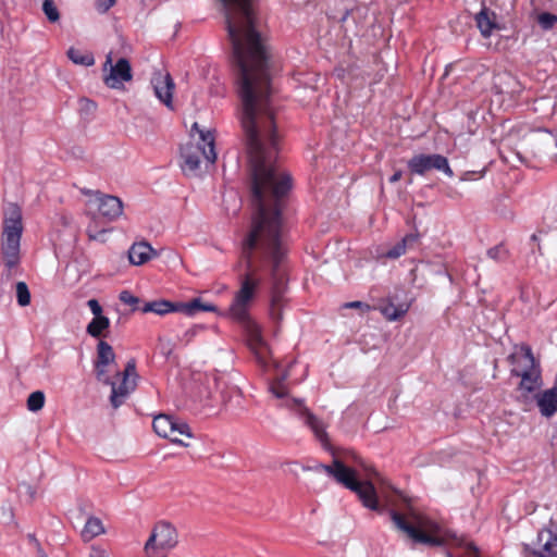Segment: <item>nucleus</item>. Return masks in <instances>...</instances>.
<instances>
[{
  "label": "nucleus",
  "instance_id": "24",
  "mask_svg": "<svg viewBox=\"0 0 557 557\" xmlns=\"http://www.w3.org/2000/svg\"><path fill=\"white\" fill-rule=\"evenodd\" d=\"M109 326V318L104 315L94 317V319L88 323L86 332L91 337L99 338L103 335V331H106Z\"/></svg>",
  "mask_w": 557,
  "mask_h": 557
},
{
  "label": "nucleus",
  "instance_id": "22",
  "mask_svg": "<svg viewBox=\"0 0 557 557\" xmlns=\"http://www.w3.org/2000/svg\"><path fill=\"white\" fill-rule=\"evenodd\" d=\"M177 302H172L165 299H158L153 301L146 302L140 311L143 313L153 312L159 315H164L170 312H178Z\"/></svg>",
  "mask_w": 557,
  "mask_h": 557
},
{
  "label": "nucleus",
  "instance_id": "42",
  "mask_svg": "<svg viewBox=\"0 0 557 557\" xmlns=\"http://www.w3.org/2000/svg\"><path fill=\"white\" fill-rule=\"evenodd\" d=\"M345 307L346 308L361 309V310H364V311H369L370 310V306L368 304L362 302V301L347 302V304H345Z\"/></svg>",
  "mask_w": 557,
  "mask_h": 557
},
{
  "label": "nucleus",
  "instance_id": "13",
  "mask_svg": "<svg viewBox=\"0 0 557 557\" xmlns=\"http://www.w3.org/2000/svg\"><path fill=\"white\" fill-rule=\"evenodd\" d=\"M537 549L533 552L536 557H557V522L553 519L537 534Z\"/></svg>",
  "mask_w": 557,
  "mask_h": 557
},
{
  "label": "nucleus",
  "instance_id": "3",
  "mask_svg": "<svg viewBox=\"0 0 557 557\" xmlns=\"http://www.w3.org/2000/svg\"><path fill=\"white\" fill-rule=\"evenodd\" d=\"M23 233L22 210L16 203H9L4 211L3 234L1 243V257L7 268V272L1 274V278L10 280L11 271L15 269L21 261L20 246Z\"/></svg>",
  "mask_w": 557,
  "mask_h": 557
},
{
  "label": "nucleus",
  "instance_id": "46",
  "mask_svg": "<svg viewBox=\"0 0 557 557\" xmlns=\"http://www.w3.org/2000/svg\"><path fill=\"white\" fill-rule=\"evenodd\" d=\"M89 557H107V555L104 550L92 549Z\"/></svg>",
  "mask_w": 557,
  "mask_h": 557
},
{
  "label": "nucleus",
  "instance_id": "40",
  "mask_svg": "<svg viewBox=\"0 0 557 557\" xmlns=\"http://www.w3.org/2000/svg\"><path fill=\"white\" fill-rule=\"evenodd\" d=\"M87 306L89 307L90 311L95 317L102 315V307L100 306L97 299H89L87 301Z\"/></svg>",
  "mask_w": 557,
  "mask_h": 557
},
{
  "label": "nucleus",
  "instance_id": "52",
  "mask_svg": "<svg viewBox=\"0 0 557 557\" xmlns=\"http://www.w3.org/2000/svg\"><path fill=\"white\" fill-rule=\"evenodd\" d=\"M95 193L94 190H90V189H84L83 190V194L87 195V196H92L95 198Z\"/></svg>",
  "mask_w": 557,
  "mask_h": 557
},
{
  "label": "nucleus",
  "instance_id": "19",
  "mask_svg": "<svg viewBox=\"0 0 557 557\" xmlns=\"http://www.w3.org/2000/svg\"><path fill=\"white\" fill-rule=\"evenodd\" d=\"M157 256V251L147 242L134 243L128 250L129 262L141 265Z\"/></svg>",
  "mask_w": 557,
  "mask_h": 557
},
{
  "label": "nucleus",
  "instance_id": "45",
  "mask_svg": "<svg viewBox=\"0 0 557 557\" xmlns=\"http://www.w3.org/2000/svg\"><path fill=\"white\" fill-rule=\"evenodd\" d=\"M348 458H350L354 462L360 465L363 467V463H362V459L360 456H358L356 453L351 451L349 455H348Z\"/></svg>",
  "mask_w": 557,
  "mask_h": 557
},
{
  "label": "nucleus",
  "instance_id": "31",
  "mask_svg": "<svg viewBox=\"0 0 557 557\" xmlns=\"http://www.w3.org/2000/svg\"><path fill=\"white\" fill-rule=\"evenodd\" d=\"M16 298H17V304L21 307H25V306L29 305L30 293H29L28 286L25 282H18L16 284Z\"/></svg>",
  "mask_w": 557,
  "mask_h": 557
},
{
  "label": "nucleus",
  "instance_id": "41",
  "mask_svg": "<svg viewBox=\"0 0 557 557\" xmlns=\"http://www.w3.org/2000/svg\"><path fill=\"white\" fill-rule=\"evenodd\" d=\"M160 350L165 357H169L173 351V345L170 341L163 342L160 338Z\"/></svg>",
  "mask_w": 557,
  "mask_h": 557
},
{
  "label": "nucleus",
  "instance_id": "36",
  "mask_svg": "<svg viewBox=\"0 0 557 557\" xmlns=\"http://www.w3.org/2000/svg\"><path fill=\"white\" fill-rule=\"evenodd\" d=\"M181 435L193 437L190 426L186 422L176 419L173 430V436H177L180 438Z\"/></svg>",
  "mask_w": 557,
  "mask_h": 557
},
{
  "label": "nucleus",
  "instance_id": "18",
  "mask_svg": "<svg viewBox=\"0 0 557 557\" xmlns=\"http://www.w3.org/2000/svg\"><path fill=\"white\" fill-rule=\"evenodd\" d=\"M535 399L543 417L549 418L554 416L557 412V385L537 393Z\"/></svg>",
  "mask_w": 557,
  "mask_h": 557
},
{
  "label": "nucleus",
  "instance_id": "44",
  "mask_svg": "<svg viewBox=\"0 0 557 557\" xmlns=\"http://www.w3.org/2000/svg\"><path fill=\"white\" fill-rule=\"evenodd\" d=\"M466 550L469 557H479V549L478 547L472 543L466 544Z\"/></svg>",
  "mask_w": 557,
  "mask_h": 557
},
{
  "label": "nucleus",
  "instance_id": "1",
  "mask_svg": "<svg viewBox=\"0 0 557 557\" xmlns=\"http://www.w3.org/2000/svg\"><path fill=\"white\" fill-rule=\"evenodd\" d=\"M240 99L239 120L251 171V225L242 240V257L247 272L230 307L231 317L250 326L248 305L260 284L257 271H269L272 280L270 314L282 319V300L286 286L283 268L286 250L282 242V210L292 177L276 165L278 135L271 96V72H234Z\"/></svg>",
  "mask_w": 557,
  "mask_h": 557
},
{
  "label": "nucleus",
  "instance_id": "27",
  "mask_svg": "<svg viewBox=\"0 0 557 557\" xmlns=\"http://www.w3.org/2000/svg\"><path fill=\"white\" fill-rule=\"evenodd\" d=\"M417 240V237L412 234L405 236L400 242L394 245L391 249H388L384 256L388 259H397L400 256L405 255L407 249V243H413Z\"/></svg>",
  "mask_w": 557,
  "mask_h": 557
},
{
  "label": "nucleus",
  "instance_id": "55",
  "mask_svg": "<svg viewBox=\"0 0 557 557\" xmlns=\"http://www.w3.org/2000/svg\"><path fill=\"white\" fill-rule=\"evenodd\" d=\"M447 556H448V557H451V554H450V553H447Z\"/></svg>",
  "mask_w": 557,
  "mask_h": 557
},
{
  "label": "nucleus",
  "instance_id": "12",
  "mask_svg": "<svg viewBox=\"0 0 557 557\" xmlns=\"http://www.w3.org/2000/svg\"><path fill=\"white\" fill-rule=\"evenodd\" d=\"M88 205L95 206L99 214L109 222L116 220L123 213V203L119 197L99 190H96L95 199H90Z\"/></svg>",
  "mask_w": 557,
  "mask_h": 557
},
{
  "label": "nucleus",
  "instance_id": "20",
  "mask_svg": "<svg viewBox=\"0 0 557 557\" xmlns=\"http://www.w3.org/2000/svg\"><path fill=\"white\" fill-rule=\"evenodd\" d=\"M495 18L496 14L491 12L485 7H483L482 10L475 15L476 26L483 37H490L492 32L496 28Z\"/></svg>",
  "mask_w": 557,
  "mask_h": 557
},
{
  "label": "nucleus",
  "instance_id": "16",
  "mask_svg": "<svg viewBox=\"0 0 557 557\" xmlns=\"http://www.w3.org/2000/svg\"><path fill=\"white\" fill-rule=\"evenodd\" d=\"M110 383H104L106 385L111 386V395H110V403L114 409L119 408L125 399L128 397V395L135 391L136 388V382L135 380H128L126 377H122L121 383L117 385L116 382L112 381V379L109 376Z\"/></svg>",
  "mask_w": 557,
  "mask_h": 557
},
{
  "label": "nucleus",
  "instance_id": "2",
  "mask_svg": "<svg viewBox=\"0 0 557 557\" xmlns=\"http://www.w3.org/2000/svg\"><path fill=\"white\" fill-rule=\"evenodd\" d=\"M304 470L325 472L334 478L337 483L356 493L364 507L374 511H381L373 483L369 480L360 481L357 471L346 466L339 458H333L332 465L317 463L313 467H304Z\"/></svg>",
  "mask_w": 557,
  "mask_h": 557
},
{
  "label": "nucleus",
  "instance_id": "48",
  "mask_svg": "<svg viewBox=\"0 0 557 557\" xmlns=\"http://www.w3.org/2000/svg\"><path fill=\"white\" fill-rule=\"evenodd\" d=\"M476 174V172H466L462 176V180L463 181H467V180H472L473 176Z\"/></svg>",
  "mask_w": 557,
  "mask_h": 557
},
{
  "label": "nucleus",
  "instance_id": "7",
  "mask_svg": "<svg viewBox=\"0 0 557 557\" xmlns=\"http://www.w3.org/2000/svg\"><path fill=\"white\" fill-rule=\"evenodd\" d=\"M176 529L169 522H158L148 541L145 544V552L148 557H166L165 552L177 545Z\"/></svg>",
  "mask_w": 557,
  "mask_h": 557
},
{
  "label": "nucleus",
  "instance_id": "30",
  "mask_svg": "<svg viewBox=\"0 0 557 557\" xmlns=\"http://www.w3.org/2000/svg\"><path fill=\"white\" fill-rule=\"evenodd\" d=\"M288 374L282 373L276 380L271 384L270 389L277 398H284L287 395L286 386L284 385V381L287 379Z\"/></svg>",
  "mask_w": 557,
  "mask_h": 557
},
{
  "label": "nucleus",
  "instance_id": "34",
  "mask_svg": "<svg viewBox=\"0 0 557 557\" xmlns=\"http://www.w3.org/2000/svg\"><path fill=\"white\" fill-rule=\"evenodd\" d=\"M119 299L123 304L132 306L133 307V311H136V310L140 311L141 307H137V305L139 304V298L134 296L131 292L122 290L120 293V295H119Z\"/></svg>",
  "mask_w": 557,
  "mask_h": 557
},
{
  "label": "nucleus",
  "instance_id": "25",
  "mask_svg": "<svg viewBox=\"0 0 557 557\" xmlns=\"http://www.w3.org/2000/svg\"><path fill=\"white\" fill-rule=\"evenodd\" d=\"M66 55L73 63L78 65L91 66L95 64V58L91 52H83L74 47L67 50Z\"/></svg>",
  "mask_w": 557,
  "mask_h": 557
},
{
  "label": "nucleus",
  "instance_id": "53",
  "mask_svg": "<svg viewBox=\"0 0 557 557\" xmlns=\"http://www.w3.org/2000/svg\"><path fill=\"white\" fill-rule=\"evenodd\" d=\"M193 131H197L199 134H200V132H202L201 129H199V125H198V123H197V122H195V123L193 124V126H191V132H193Z\"/></svg>",
  "mask_w": 557,
  "mask_h": 557
},
{
  "label": "nucleus",
  "instance_id": "4",
  "mask_svg": "<svg viewBox=\"0 0 557 557\" xmlns=\"http://www.w3.org/2000/svg\"><path fill=\"white\" fill-rule=\"evenodd\" d=\"M391 519L396 529L404 532L414 543L435 547L446 544L440 527L416 513L410 515V520L396 510H389Z\"/></svg>",
  "mask_w": 557,
  "mask_h": 557
},
{
  "label": "nucleus",
  "instance_id": "21",
  "mask_svg": "<svg viewBox=\"0 0 557 557\" xmlns=\"http://www.w3.org/2000/svg\"><path fill=\"white\" fill-rule=\"evenodd\" d=\"M178 312L194 317L200 311L215 312L218 308L212 304H206L201 298H194L189 302H177Z\"/></svg>",
  "mask_w": 557,
  "mask_h": 557
},
{
  "label": "nucleus",
  "instance_id": "5",
  "mask_svg": "<svg viewBox=\"0 0 557 557\" xmlns=\"http://www.w3.org/2000/svg\"><path fill=\"white\" fill-rule=\"evenodd\" d=\"M508 361L513 366L511 375L521 379L518 386L521 397L528 399V395L537 391L543 384L540 363L535 360L529 345H521L508 356Z\"/></svg>",
  "mask_w": 557,
  "mask_h": 557
},
{
  "label": "nucleus",
  "instance_id": "51",
  "mask_svg": "<svg viewBox=\"0 0 557 557\" xmlns=\"http://www.w3.org/2000/svg\"><path fill=\"white\" fill-rule=\"evenodd\" d=\"M95 193L94 190H90V189H84L83 190V194L87 195V196H92L95 198Z\"/></svg>",
  "mask_w": 557,
  "mask_h": 557
},
{
  "label": "nucleus",
  "instance_id": "9",
  "mask_svg": "<svg viewBox=\"0 0 557 557\" xmlns=\"http://www.w3.org/2000/svg\"><path fill=\"white\" fill-rule=\"evenodd\" d=\"M219 379L214 374H199L194 380V398L205 407H213L218 399Z\"/></svg>",
  "mask_w": 557,
  "mask_h": 557
},
{
  "label": "nucleus",
  "instance_id": "29",
  "mask_svg": "<svg viewBox=\"0 0 557 557\" xmlns=\"http://www.w3.org/2000/svg\"><path fill=\"white\" fill-rule=\"evenodd\" d=\"M42 11L50 23L59 22L60 12L53 0H44Z\"/></svg>",
  "mask_w": 557,
  "mask_h": 557
},
{
  "label": "nucleus",
  "instance_id": "23",
  "mask_svg": "<svg viewBox=\"0 0 557 557\" xmlns=\"http://www.w3.org/2000/svg\"><path fill=\"white\" fill-rule=\"evenodd\" d=\"M102 533H104V528L101 520L97 517H89L82 531V537L88 542Z\"/></svg>",
  "mask_w": 557,
  "mask_h": 557
},
{
  "label": "nucleus",
  "instance_id": "38",
  "mask_svg": "<svg viewBox=\"0 0 557 557\" xmlns=\"http://www.w3.org/2000/svg\"><path fill=\"white\" fill-rule=\"evenodd\" d=\"M200 330H202V326L200 325H194L189 327L187 331H185L183 336L180 337V342H182L184 345L189 344Z\"/></svg>",
  "mask_w": 557,
  "mask_h": 557
},
{
  "label": "nucleus",
  "instance_id": "37",
  "mask_svg": "<svg viewBox=\"0 0 557 557\" xmlns=\"http://www.w3.org/2000/svg\"><path fill=\"white\" fill-rule=\"evenodd\" d=\"M27 540H28V544L30 545V547L35 550L36 557H48V555L42 549L41 544L37 540L35 534L28 533L27 534Z\"/></svg>",
  "mask_w": 557,
  "mask_h": 557
},
{
  "label": "nucleus",
  "instance_id": "28",
  "mask_svg": "<svg viewBox=\"0 0 557 557\" xmlns=\"http://www.w3.org/2000/svg\"><path fill=\"white\" fill-rule=\"evenodd\" d=\"M45 405V394L41 391L33 392L27 398V409L36 412Z\"/></svg>",
  "mask_w": 557,
  "mask_h": 557
},
{
  "label": "nucleus",
  "instance_id": "39",
  "mask_svg": "<svg viewBox=\"0 0 557 557\" xmlns=\"http://www.w3.org/2000/svg\"><path fill=\"white\" fill-rule=\"evenodd\" d=\"M115 2L116 0H96L95 7L99 13H106L115 4Z\"/></svg>",
  "mask_w": 557,
  "mask_h": 557
},
{
  "label": "nucleus",
  "instance_id": "50",
  "mask_svg": "<svg viewBox=\"0 0 557 557\" xmlns=\"http://www.w3.org/2000/svg\"><path fill=\"white\" fill-rule=\"evenodd\" d=\"M349 14H350V11H349V10H346V11H345V13H344V15L341 17L339 22H341V23H344V22L347 20V17H348V15H349Z\"/></svg>",
  "mask_w": 557,
  "mask_h": 557
},
{
  "label": "nucleus",
  "instance_id": "10",
  "mask_svg": "<svg viewBox=\"0 0 557 557\" xmlns=\"http://www.w3.org/2000/svg\"><path fill=\"white\" fill-rule=\"evenodd\" d=\"M287 406L293 409L298 418L311 429L319 442L326 448L329 445L327 433L324 423L314 416L305 405L302 399H292Z\"/></svg>",
  "mask_w": 557,
  "mask_h": 557
},
{
  "label": "nucleus",
  "instance_id": "8",
  "mask_svg": "<svg viewBox=\"0 0 557 557\" xmlns=\"http://www.w3.org/2000/svg\"><path fill=\"white\" fill-rule=\"evenodd\" d=\"M407 166L412 174L424 175L428 171L437 170L449 177L454 176V172L449 166L448 159L442 154H416L408 160Z\"/></svg>",
  "mask_w": 557,
  "mask_h": 557
},
{
  "label": "nucleus",
  "instance_id": "11",
  "mask_svg": "<svg viewBox=\"0 0 557 557\" xmlns=\"http://www.w3.org/2000/svg\"><path fill=\"white\" fill-rule=\"evenodd\" d=\"M112 52L107 54L104 67L110 65V73L104 76V84L112 89H120L123 87L124 82H129L133 78L131 63L127 59L121 58L113 65Z\"/></svg>",
  "mask_w": 557,
  "mask_h": 557
},
{
  "label": "nucleus",
  "instance_id": "14",
  "mask_svg": "<svg viewBox=\"0 0 557 557\" xmlns=\"http://www.w3.org/2000/svg\"><path fill=\"white\" fill-rule=\"evenodd\" d=\"M116 356L112 346L106 341L100 339L97 344V357L94 361L95 374L98 381L110 383L108 367L115 363Z\"/></svg>",
  "mask_w": 557,
  "mask_h": 557
},
{
  "label": "nucleus",
  "instance_id": "54",
  "mask_svg": "<svg viewBox=\"0 0 557 557\" xmlns=\"http://www.w3.org/2000/svg\"><path fill=\"white\" fill-rule=\"evenodd\" d=\"M28 491H29L30 498H34L35 491H33L30 486H28Z\"/></svg>",
  "mask_w": 557,
  "mask_h": 557
},
{
  "label": "nucleus",
  "instance_id": "17",
  "mask_svg": "<svg viewBox=\"0 0 557 557\" xmlns=\"http://www.w3.org/2000/svg\"><path fill=\"white\" fill-rule=\"evenodd\" d=\"M175 420L176 419L172 416L159 414L154 417L152 421V428L159 436L170 438L172 443L187 447V443H184L177 436H173Z\"/></svg>",
  "mask_w": 557,
  "mask_h": 557
},
{
  "label": "nucleus",
  "instance_id": "47",
  "mask_svg": "<svg viewBox=\"0 0 557 557\" xmlns=\"http://www.w3.org/2000/svg\"><path fill=\"white\" fill-rule=\"evenodd\" d=\"M401 175H403V173H401V171H400V170H399V171H396V172H395V173L389 177V182H391V183H396V182H398V181L401 178Z\"/></svg>",
  "mask_w": 557,
  "mask_h": 557
},
{
  "label": "nucleus",
  "instance_id": "15",
  "mask_svg": "<svg viewBox=\"0 0 557 557\" xmlns=\"http://www.w3.org/2000/svg\"><path fill=\"white\" fill-rule=\"evenodd\" d=\"M151 86L156 97L168 108L173 109L174 82L170 73L154 72L151 77Z\"/></svg>",
  "mask_w": 557,
  "mask_h": 557
},
{
  "label": "nucleus",
  "instance_id": "43",
  "mask_svg": "<svg viewBox=\"0 0 557 557\" xmlns=\"http://www.w3.org/2000/svg\"><path fill=\"white\" fill-rule=\"evenodd\" d=\"M106 233L104 230H101L99 232H95L91 227V225H88L87 227V235L89 237V239H92V240H96V239H99L101 235H103Z\"/></svg>",
  "mask_w": 557,
  "mask_h": 557
},
{
  "label": "nucleus",
  "instance_id": "6",
  "mask_svg": "<svg viewBox=\"0 0 557 557\" xmlns=\"http://www.w3.org/2000/svg\"><path fill=\"white\" fill-rule=\"evenodd\" d=\"M181 158L183 160L181 166L185 175H196L202 158L209 163H214L216 153L213 134L210 131L200 132V141H189L181 147Z\"/></svg>",
  "mask_w": 557,
  "mask_h": 557
},
{
  "label": "nucleus",
  "instance_id": "32",
  "mask_svg": "<svg viewBox=\"0 0 557 557\" xmlns=\"http://www.w3.org/2000/svg\"><path fill=\"white\" fill-rule=\"evenodd\" d=\"M537 23L542 29L549 30L557 23V15L550 12H543L537 15Z\"/></svg>",
  "mask_w": 557,
  "mask_h": 557
},
{
  "label": "nucleus",
  "instance_id": "35",
  "mask_svg": "<svg viewBox=\"0 0 557 557\" xmlns=\"http://www.w3.org/2000/svg\"><path fill=\"white\" fill-rule=\"evenodd\" d=\"M117 375L122 377H126L128 380H135L138 377L136 371V360L134 358L129 359L125 366V369L122 373L117 372Z\"/></svg>",
  "mask_w": 557,
  "mask_h": 557
},
{
  "label": "nucleus",
  "instance_id": "33",
  "mask_svg": "<svg viewBox=\"0 0 557 557\" xmlns=\"http://www.w3.org/2000/svg\"><path fill=\"white\" fill-rule=\"evenodd\" d=\"M487 256H488V258H491L497 262H500V261H505L507 259L508 251H507L506 247L503 244H500V245L490 248L487 250Z\"/></svg>",
  "mask_w": 557,
  "mask_h": 557
},
{
  "label": "nucleus",
  "instance_id": "26",
  "mask_svg": "<svg viewBox=\"0 0 557 557\" xmlns=\"http://www.w3.org/2000/svg\"><path fill=\"white\" fill-rule=\"evenodd\" d=\"M409 309V306L406 304L394 305L393 302H388L385 306L381 307L382 314L389 321H396L404 317Z\"/></svg>",
  "mask_w": 557,
  "mask_h": 557
},
{
  "label": "nucleus",
  "instance_id": "49",
  "mask_svg": "<svg viewBox=\"0 0 557 557\" xmlns=\"http://www.w3.org/2000/svg\"><path fill=\"white\" fill-rule=\"evenodd\" d=\"M86 108L88 110H91V109L94 110V109H96V103L91 100H86Z\"/></svg>",
  "mask_w": 557,
  "mask_h": 557
}]
</instances>
